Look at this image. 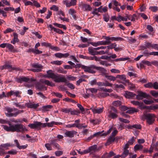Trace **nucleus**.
<instances>
[{
	"instance_id": "nucleus-14",
	"label": "nucleus",
	"mask_w": 158,
	"mask_h": 158,
	"mask_svg": "<svg viewBox=\"0 0 158 158\" xmlns=\"http://www.w3.org/2000/svg\"><path fill=\"white\" fill-rule=\"evenodd\" d=\"M116 78H118L122 80L123 82H121L123 84H125V83H129V81L128 80L126 79V76L124 75H118L116 76Z\"/></svg>"
},
{
	"instance_id": "nucleus-61",
	"label": "nucleus",
	"mask_w": 158,
	"mask_h": 158,
	"mask_svg": "<svg viewBox=\"0 0 158 158\" xmlns=\"http://www.w3.org/2000/svg\"><path fill=\"white\" fill-rule=\"evenodd\" d=\"M51 144L49 143H46L45 144V146L47 148V149L48 150H52V149L51 145Z\"/></svg>"
},
{
	"instance_id": "nucleus-36",
	"label": "nucleus",
	"mask_w": 158,
	"mask_h": 158,
	"mask_svg": "<svg viewBox=\"0 0 158 158\" xmlns=\"http://www.w3.org/2000/svg\"><path fill=\"white\" fill-rule=\"evenodd\" d=\"M53 25L59 28H63L64 30L66 29V27L65 25L56 23H53Z\"/></svg>"
},
{
	"instance_id": "nucleus-42",
	"label": "nucleus",
	"mask_w": 158,
	"mask_h": 158,
	"mask_svg": "<svg viewBox=\"0 0 158 158\" xmlns=\"http://www.w3.org/2000/svg\"><path fill=\"white\" fill-rule=\"evenodd\" d=\"M122 104V102L119 100L114 101L112 103L113 105L116 106H118L121 105Z\"/></svg>"
},
{
	"instance_id": "nucleus-8",
	"label": "nucleus",
	"mask_w": 158,
	"mask_h": 158,
	"mask_svg": "<svg viewBox=\"0 0 158 158\" xmlns=\"http://www.w3.org/2000/svg\"><path fill=\"white\" fill-rule=\"evenodd\" d=\"M32 67L35 69H31L32 71L34 72H38L42 71L43 66L42 65L39 63H33L31 64Z\"/></svg>"
},
{
	"instance_id": "nucleus-17",
	"label": "nucleus",
	"mask_w": 158,
	"mask_h": 158,
	"mask_svg": "<svg viewBox=\"0 0 158 158\" xmlns=\"http://www.w3.org/2000/svg\"><path fill=\"white\" fill-rule=\"evenodd\" d=\"M94 114H99L102 113L104 110V107L97 108L94 107L93 108H91L90 109Z\"/></svg>"
},
{
	"instance_id": "nucleus-21",
	"label": "nucleus",
	"mask_w": 158,
	"mask_h": 158,
	"mask_svg": "<svg viewBox=\"0 0 158 158\" xmlns=\"http://www.w3.org/2000/svg\"><path fill=\"white\" fill-rule=\"evenodd\" d=\"M89 53L92 55H98V51H96L94 48L89 47L88 49Z\"/></svg>"
},
{
	"instance_id": "nucleus-39",
	"label": "nucleus",
	"mask_w": 158,
	"mask_h": 158,
	"mask_svg": "<svg viewBox=\"0 0 158 158\" xmlns=\"http://www.w3.org/2000/svg\"><path fill=\"white\" fill-rule=\"evenodd\" d=\"M142 64H145L148 66H151L152 65L151 62H150L148 60H143L141 61L140 63V64L141 65Z\"/></svg>"
},
{
	"instance_id": "nucleus-9",
	"label": "nucleus",
	"mask_w": 158,
	"mask_h": 158,
	"mask_svg": "<svg viewBox=\"0 0 158 158\" xmlns=\"http://www.w3.org/2000/svg\"><path fill=\"white\" fill-rule=\"evenodd\" d=\"M0 69L3 70L4 69H8L10 71L12 70H15L16 71H19L20 70V69L18 68H16L15 66H13L12 65H10L7 64H6L4 65L1 66Z\"/></svg>"
},
{
	"instance_id": "nucleus-33",
	"label": "nucleus",
	"mask_w": 158,
	"mask_h": 158,
	"mask_svg": "<svg viewBox=\"0 0 158 158\" xmlns=\"http://www.w3.org/2000/svg\"><path fill=\"white\" fill-rule=\"evenodd\" d=\"M102 6H101L98 8V11L100 13L106 12L107 11V8L106 7H104L102 8Z\"/></svg>"
},
{
	"instance_id": "nucleus-55",
	"label": "nucleus",
	"mask_w": 158,
	"mask_h": 158,
	"mask_svg": "<svg viewBox=\"0 0 158 158\" xmlns=\"http://www.w3.org/2000/svg\"><path fill=\"white\" fill-rule=\"evenodd\" d=\"M98 55L100 54V55H102L105 54H107L109 52V51L108 50V49L106 48V49L105 51L104 50H102L100 51L99 52H98Z\"/></svg>"
},
{
	"instance_id": "nucleus-43",
	"label": "nucleus",
	"mask_w": 158,
	"mask_h": 158,
	"mask_svg": "<svg viewBox=\"0 0 158 158\" xmlns=\"http://www.w3.org/2000/svg\"><path fill=\"white\" fill-rule=\"evenodd\" d=\"M143 146L141 144H136L134 147L135 150L136 151L143 149Z\"/></svg>"
},
{
	"instance_id": "nucleus-11",
	"label": "nucleus",
	"mask_w": 158,
	"mask_h": 158,
	"mask_svg": "<svg viewBox=\"0 0 158 158\" xmlns=\"http://www.w3.org/2000/svg\"><path fill=\"white\" fill-rule=\"evenodd\" d=\"M73 68H80L81 67L82 69L84 70L85 72L89 73V70L90 69V65L88 66H86L84 65H81V64H75L74 66H73Z\"/></svg>"
},
{
	"instance_id": "nucleus-47",
	"label": "nucleus",
	"mask_w": 158,
	"mask_h": 158,
	"mask_svg": "<svg viewBox=\"0 0 158 158\" xmlns=\"http://www.w3.org/2000/svg\"><path fill=\"white\" fill-rule=\"evenodd\" d=\"M104 38L106 40L105 42L107 43V44H106L107 45L111 43V37L109 36H104Z\"/></svg>"
},
{
	"instance_id": "nucleus-27",
	"label": "nucleus",
	"mask_w": 158,
	"mask_h": 158,
	"mask_svg": "<svg viewBox=\"0 0 158 158\" xmlns=\"http://www.w3.org/2000/svg\"><path fill=\"white\" fill-rule=\"evenodd\" d=\"M128 154L130 155L131 154V153H129V150H123L122 154L121 155H120V157L121 158H125L127 157Z\"/></svg>"
},
{
	"instance_id": "nucleus-34",
	"label": "nucleus",
	"mask_w": 158,
	"mask_h": 158,
	"mask_svg": "<svg viewBox=\"0 0 158 158\" xmlns=\"http://www.w3.org/2000/svg\"><path fill=\"white\" fill-rule=\"evenodd\" d=\"M50 144L51 145L54 146L55 148L59 149V144L56 142L55 140H52L50 142Z\"/></svg>"
},
{
	"instance_id": "nucleus-26",
	"label": "nucleus",
	"mask_w": 158,
	"mask_h": 158,
	"mask_svg": "<svg viewBox=\"0 0 158 158\" xmlns=\"http://www.w3.org/2000/svg\"><path fill=\"white\" fill-rule=\"evenodd\" d=\"M138 111V110L133 107H129L128 109L126 112V113L128 114H133L135 112Z\"/></svg>"
},
{
	"instance_id": "nucleus-13",
	"label": "nucleus",
	"mask_w": 158,
	"mask_h": 158,
	"mask_svg": "<svg viewBox=\"0 0 158 158\" xmlns=\"http://www.w3.org/2000/svg\"><path fill=\"white\" fill-rule=\"evenodd\" d=\"M81 6L82 10L84 11H91L92 9V8L91 6L86 3L82 2Z\"/></svg>"
},
{
	"instance_id": "nucleus-45",
	"label": "nucleus",
	"mask_w": 158,
	"mask_h": 158,
	"mask_svg": "<svg viewBox=\"0 0 158 158\" xmlns=\"http://www.w3.org/2000/svg\"><path fill=\"white\" fill-rule=\"evenodd\" d=\"M100 58L95 56H89V60H95L96 61H99L100 60Z\"/></svg>"
},
{
	"instance_id": "nucleus-10",
	"label": "nucleus",
	"mask_w": 158,
	"mask_h": 158,
	"mask_svg": "<svg viewBox=\"0 0 158 158\" xmlns=\"http://www.w3.org/2000/svg\"><path fill=\"white\" fill-rule=\"evenodd\" d=\"M150 97V96L146 93L139 91L138 94L136 96V98L138 100H140L142 99L143 98H148Z\"/></svg>"
},
{
	"instance_id": "nucleus-7",
	"label": "nucleus",
	"mask_w": 158,
	"mask_h": 158,
	"mask_svg": "<svg viewBox=\"0 0 158 158\" xmlns=\"http://www.w3.org/2000/svg\"><path fill=\"white\" fill-rule=\"evenodd\" d=\"M15 81L18 83H21L23 82L30 83L33 81H35V80L32 78L30 79L28 77H22L19 78H16Z\"/></svg>"
},
{
	"instance_id": "nucleus-18",
	"label": "nucleus",
	"mask_w": 158,
	"mask_h": 158,
	"mask_svg": "<svg viewBox=\"0 0 158 158\" xmlns=\"http://www.w3.org/2000/svg\"><path fill=\"white\" fill-rule=\"evenodd\" d=\"M124 95L126 98H133L135 97L136 95L135 94L131 92L126 91L125 92Z\"/></svg>"
},
{
	"instance_id": "nucleus-37",
	"label": "nucleus",
	"mask_w": 158,
	"mask_h": 158,
	"mask_svg": "<svg viewBox=\"0 0 158 158\" xmlns=\"http://www.w3.org/2000/svg\"><path fill=\"white\" fill-rule=\"evenodd\" d=\"M63 63L62 61L55 60L51 61V63L52 64H55L58 65H60Z\"/></svg>"
},
{
	"instance_id": "nucleus-19",
	"label": "nucleus",
	"mask_w": 158,
	"mask_h": 158,
	"mask_svg": "<svg viewBox=\"0 0 158 158\" xmlns=\"http://www.w3.org/2000/svg\"><path fill=\"white\" fill-rule=\"evenodd\" d=\"M18 35L16 33H13V39L11 41L10 43L14 44H15L16 43L19 42V40L18 38Z\"/></svg>"
},
{
	"instance_id": "nucleus-41",
	"label": "nucleus",
	"mask_w": 158,
	"mask_h": 158,
	"mask_svg": "<svg viewBox=\"0 0 158 158\" xmlns=\"http://www.w3.org/2000/svg\"><path fill=\"white\" fill-rule=\"evenodd\" d=\"M109 95V94H107L104 92H100L98 94V96L99 98H104Z\"/></svg>"
},
{
	"instance_id": "nucleus-28",
	"label": "nucleus",
	"mask_w": 158,
	"mask_h": 158,
	"mask_svg": "<svg viewBox=\"0 0 158 158\" xmlns=\"http://www.w3.org/2000/svg\"><path fill=\"white\" fill-rule=\"evenodd\" d=\"M21 94V92L19 91H14L11 90V94H12V95H13L16 97L20 98V94Z\"/></svg>"
},
{
	"instance_id": "nucleus-25",
	"label": "nucleus",
	"mask_w": 158,
	"mask_h": 158,
	"mask_svg": "<svg viewBox=\"0 0 158 158\" xmlns=\"http://www.w3.org/2000/svg\"><path fill=\"white\" fill-rule=\"evenodd\" d=\"M131 18V20L132 21L134 22L135 19L137 20L139 16V13H137V14H134L133 15H130Z\"/></svg>"
},
{
	"instance_id": "nucleus-1",
	"label": "nucleus",
	"mask_w": 158,
	"mask_h": 158,
	"mask_svg": "<svg viewBox=\"0 0 158 158\" xmlns=\"http://www.w3.org/2000/svg\"><path fill=\"white\" fill-rule=\"evenodd\" d=\"M9 126L3 125L4 130L8 131L16 132L18 133H24L27 131L25 126L22 124H12L10 122L8 123Z\"/></svg>"
},
{
	"instance_id": "nucleus-23",
	"label": "nucleus",
	"mask_w": 158,
	"mask_h": 158,
	"mask_svg": "<svg viewBox=\"0 0 158 158\" xmlns=\"http://www.w3.org/2000/svg\"><path fill=\"white\" fill-rule=\"evenodd\" d=\"M114 141V137L110 136L107 140L106 143H105V145L107 146L112 144Z\"/></svg>"
},
{
	"instance_id": "nucleus-15",
	"label": "nucleus",
	"mask_w": 158,
	"mask_h": 158,
	"mask_svg": "<svg viewBox=\"0 0 158 158\" xmlns=\"http://www.w3.org/2000/svg\"><path fill=\"white\" fill-rule=\"evenodd\" d=\"M97 146L95 144L89 147L88 149H86L88 153H90V154L93 153L97 151Z\"/></svg>"
},
{
	"instance_id": "nucleus-29",
	"label": "nucleus",
	"mask_w": 158,
	"mask_h": 158,
	"mask_svg": "<svg viewBox=\"0 0 158 158\" xmlns=\"http://www.w3.org/2000/svg\"><path fill=\"white\" fill-rule=\"evenodd\" d=\"M6 48L11 52H15L14 46L10 44L7 43Z\"/></svg>"
},
{
	"instance_id": "nucleus-64",
	"label": "nucleus",
	"mask_w": 158,
	"mask_h": 158,
	"mask_svg": "<svg viewBox=\"0 0 158 158\" xmlns=\"http://www.w3.org/2000/svg\"><path fill=\"white\" fill-rule=\"evenodd\" d=\"M85 81V80L82 78L79 79L76 82V85L77 86H79L80 85V84L83 81Z\"/></svg>"
},
{
	"instance_id": "nucleus-6",
	"label": "nucleus",
	"mask_w": 158,
	"mask_h": 158,
	"mask_svg": "<svg viewBox=\"0 0 158 158\" xmlns=\"http://www.w3.org/2000/svg\"><path fill=\"white\" fill-rule=\"evenodd\" d=\"M143 116L146 119L147 123L149 125L152 124L154 122L155 115L153 114H144Z\"/></svg>"
},
{
	"instance_id": "nucleus-46",
	"label": "nucleus",
	"mask_w": 158,
	"mask_h": 158,
	"mask_svg": "<svg viewBox=\"0 0 158 158\" xmlns=\"http://www.w3.org/2000/svg\"><path fill=\"white\" fill-rule=\"evenodd\" d=\"M90 122L94 125L99 124V121L98 119H93L90 120Z\"/></svg>"
},
{
	"instance_id": "nucleus-60",
	"label": "nucleus",
	"mask_w": 158,
	"mask_h": 158,
	"mask_svg": "<svg viewBox=\"0 0 158 158\" xmlns=\"http://www.w3.org/2000/svg\"><path fill=\"white\" fill-rule=\"evenodd\" d=\"M50 9L53 10L55 11H58L59 10V8L56 5H53L50 7Z\"/></svg>"
},
{
	"instance_id": "nucleus-54",
	"label": "nucleus",
	"mask_w": 158,
	"mask_h": 158,
	"mask_svg": "<svg viewBox=\"0 0 158 158\" xmlns=\"http://www.w3.org/2000/svg\"><path fill=\"white\" fill-rule=\"evenodd\" d=\"M130 16V15L126 14V15L124 17H123L122 19V20L123 21H127L128 19L129 20L131 19Z\"/></svg>"
},
{
	"instance_id": "nucleus-58",
	"label": "nucleus",
	"mask_w": 158,
	"mask_h": 158,
	"mask_svg": "<svg viewBox=\"0 0 158 158\" xmlns=\"http://www.w3.org/2000/svg\"><path fill=\"white\" fill-rule=\"evenodd\" d=\"M103 16L104 20L106 22H108L109 20V16L108 14H105L103 15Z\"/></svg>"
},
{
	"instance_id": "nucleus-53",
	"label": "nucleus",
	"mask_w": 158,
	"mask_h": 158,
	"mask_svg": "<svg viewBox=\"0 0 158 158\" xmlns=\"http://www.w3.org/2000/svg\"><path fill=\"white\" fill-rule=\"evenodd\" d=\"M103 131H99V132H96V133H94L93 135V136H94V137H98L100 136L104 135V134H102V133Z\"/></svg>"
},
{
	"instance_id": "nucleus-32",
	"label": "nucleus",
	"mask_w": 158,
	"mask_h": 158,
	"mask_svg": "<svg viewBox=\"0 0 158 158\" xmlns=\"http://www.w3.org/2000/svg\"><path fill=\"white\" fill-rule=\"evenodd\" d=\"M36 88L40 90H41L44 88V85L42 84L40 82H37L35 85Z\"/></svg>"
},
{
	"instance_id": "nucleus-35",
	"label": "nucleus",
	"mask_w": 158,
	"mask_h": 158,
	"mask_svg": "<svg viewBox=\"0 0 158 158\" xmlns=\"http://www.w3.org/2000/svg\"><path fill=\"white\" fill-rule=\"evenodd\" d=\"M110 39L111 41H118L119 40H123V39L120 37H111Z\"/></svg>"
},
{
	"instance_id": "nucleus-56",
	"label": "nucleus",
	"mask_w": 158,
	"mask_h": 158,
	"mask_svg": "<svg viewBox=\"0 0 158 158\" xmlns=\"http://www.w3.org/2000/svg\"><path fill=\"white\" fill-rule=\"evenodd\" d=\"M153 84L151 82H148L147 84H145L144 86L147 88H153Z\"/></svg>"
},
{
	"instance_id": "nucleus-30",
	"label": "nucleus",
	"mask_w": 158,
	"mask_h": 158,
	"mask_svg": "<svg viewBox=\"0 0 158 158\" xmlns=\"http://www.w3.org/2000/svg\"><path fill=\"white\" fill-rule=\"evenodd\" d=\"M105 77L108 80L110 81H114L116 80V77H115L112 76L107 75L105 74Z\"/></svg>"
},
{
	"instance_id": "nucleus-50",
	"label": "nucleus",
	"mask_w": 158,
	"mask_h": 158,
	"mask_svg": "<svg viewBox=\"0 0 158 158\" xmlns=\"http://www.w3.org/2000/svg\"><path fill=\"white\" fill-rule=\"evenodd\" d=\"M143 56H144L147 57H149V52L148 50H144L143 53Z\"/></svg>"
},
{
	"instance_id": "nucleus-22",
	"label": "nucleus",
	"mask_w": 158,
	"mask_h": 158,
	"mask_svg": "<svg viewBox=\"0 0 158 158\" xmlns=\"http://www.w3.org/2000/svg\"><path fill=\"white\" fill-rule=\"evenodd\" d=\"M109 114L108 117L110 118L114 119L117 118L118 115V113L113 112L112 111H109Z\"/></svg>"
},
{
	"instance_id": "nucleus-57",
	"label": "nucleus",
	"mask_w": 158,
	"mask_h": 158,
	"mask_svg": "<svg viewBox=\"0 0 158 158\" xmlns=\"http://www.w3.org/2000/svg\"><path fill=\"white\" fill-rule=\"evenodd\" d=\"M129 59V58L128 57H126V58H119L116 59L115 60V61H125L126 60H128Z\"/></svg>"
},
{
	"instance_id": "nucleus-12",
	"label": "nucleus",
	"mask_w": 158,
	"mask_h": 158,
	"mask_svg": "<svg viewBox=\"0 0 158 158\" xmlns=\"http://www.w3.org/2000/svg\"><path fill=\"white\" fill-rule=\"evenodd\" d=\"M77 132L76 131L73 130L67 131L64 133V137H69L72 138L74 137V135H76Z\"/></svg>"
},
{
	"instance_id": "nucleus-16",
	"label": "nucleus",
	"mask_w": 158,
	"mask_h": 158,
	"mask_svg": "<svg viewBox=\"0 0 158 158\" xmlns=\"http://www.w3.org/2000/svg\"><path fill=\"white\" fill-rule=\"evenodd\" d=\"M54 55L55 57L58 58H66L69 56V54L68 53L63 54L61 53L58 52L55 54Z\"/></svg>"
},
{
	"instance_id": "nucleus-44",
	"label": "nucleus",
	"mask_w": 158,
	"mask_h": 158,
	"mask_svg": "<svg viewBox=\"0 0 158 158\" xmlns=\"http://www.w3.org/2000/svg\"><path fill=\"white\" fill-rule=\"evenodd\" d=\"M63 3L64 4H65L66 6L67 7H70V6H73L72 3H71V2L70 1V2H69L68 0H65L63 1Z\"/></svg>"
},
{
	"instance_id": "nucleus-2",
	"label": "nucleus",
	"mask_w": 158,
	"mask_h": 158,
	"mask_svg": "<svg viewBox=\"0 0 158 158\" xmlns=\"http://www.w3.org/2000/svg\"><path fill=\"white\" fill-rule=\"evenodd\" d=\"M47 75L46 77L48 78H51L54 80L56 82H65L66 83L67 80L65 77L57 73H54L53 71L49 70L47 72Z\"/></svg>"
},
{
	"instance_id": "nucleus-4",
	"label": "nucleus",
	"mask_w": 158,
	"mask_h": 158,
	"mask_svg": "<svg viewBox=\"0 0 158 158\" xmlns=\"http://www.w3.org/2000/svg\"><path fill=\"white\" fill-rule=\"evenodd\" d=\"M4 110L5 111L7 112H6L5 114L8 117H15L19 114L24 112L23 110H20L16 108H12L8 107H5Z\"/></svg>"
},
{
	"instance_id": "nucleus-24",
	"label": "nucleus",
	"mask_w": 158,
	"mask_h": 158,
	"mask_svg": "<svg viewBox=\"0 0 158 158\" xmlns=\"http://www.w3.org/2000/svg\"><path fill=\"white\" fill-rule=\"evenodd\" d=\"M41 82L42 83H44L45 85H47L48 86L52 87L54 86V84L52 81H50L49 80L43 79L41 81Z\"/></svg>"
},
{
	"instance_id": "nucleus-52",
	"label": "nucleus",
	"mask_w": 158,
	"mask_h": 158,
	"mask_svg": "<svg viewBox=\"0 0 158 158\" xmlns=\"http://www.w3.org/2000/svg\"><path fill=\"white\" fill-rule=\"evenodd\" d=\"M139 38H141V39H147L148 38V36L146 34H142L139 35Z\"/></svg>"
},
{
	"instance_id": "nucleus-3",
	"label": "nucleus",
	"mask_w": 158,
	"mask_h": 158,
	"mask_svg": "<svg viewBox=\"0 0 158 158\" xmlns=\"http://www.w3.org/2000/svg\"><path fill=\"white\" fill-rule=\"evenodd\" d=\"M54 121L50 123H42L40 122L36 121L33 123H30L28 126L31 129H36L38 130H40L41 128H44L46 126L52 127L54 125Z\"/></svg>"
},
{
	"instance_id": "nucleus-49",
	"label": "nucleus",
	"mask_w": 158,
	"mask_h": 158,
	"mask_svg": "<svg viewBox=\"0 0 158 158\" xmlns=\"http://www.w3.org/2000/svg\"><path fill=\"white\" fill-rule=\"evenodd\" d=\"M63 100L69 102H72L73 103H76V102L72 99H71L68 98H67L63 99Z\"/></svg>"
},
{
	"instance_id": "nucleus-5",
	"label": "nucleus",
	"mask_w": 158,
	"mask_h": 158,
	"mask_svg": "<svg viewBox=\"0 0 158 158\" xmlns=\"http://www.w3.org/2000/svg\"><path fill=\"white\" fill-rule=\"evenodd\" d=\"M95 69L99 70L103 75L105 76L106 70L104 68L101 67H97L94 65H90V69L89 73L94 74L96 73Z\"/></svg>"
},
{
	"instance_id": "nucleus-59",
	"label": "nucleus",
	"mask_w": 158,
	"mask_h": 158,
	"mask_svg": "<svg viewBox=\"0 0 158 158\" xmlns=\"http://www.w3.org/2000/svg\"><path fill=\"white\" fill-rule=\"evenodd\" d=\"M14 105H15L17 107H19L20 109H23L24 107L23 105H21L19 103L15 102Z\"/></svg>"
},
{
	"instance_id": "nucleus-38",
	"label": "nucleus",
	"mask_w": 158,
	"mask_h": 158,
	"mask_svg": "<svg viewBox=\"0 0 158 158\" xmlns=\"http://www.w3.org/2000/svg\"><path fill=\"white\" fill-rule=\"evenodd\" d=\"M100 64H101L104 65L106 67L110 66L111 65V64H109L106 61L101 60L100 62Z\"/></svg>"
},
{
	"instance_id": "nucleus-48",
	"label": "nucleus",
	"mask_w": 158,
	"mask_h": 158,
	"mask_svg": "<svg viewBox=\"0 0 158 158\" xmlns=\"http://www.w3.org/2000/svg\"><path fill=\"white\" fill-rule=\"evenodd\" d=\"M117 46V44H116L115 43L112 44L108 46H107V49H108V51H109L110 49H112V48H114H114L115 47H116Z\"/></svg>"
},
{
	"instance_id": "nucleus-20",
	"label": "nucleus",
	"mask_w": 158,
	"mask_h": 158,
	"mask_svg": "<svg viewBox=\"0 0 158 158\" xmlns=\"http://www.w3.org/2000/svg\"><path fill=\"white\" fill-rule=\"evenodd\" d=\"M26 106L28 108H33L35 109L39 106V103L33 104L31 103H26Z\"/></svg>"
},
{
	"instance_id": "nucleus-63",
	"label": "nucleus",
	"mask_w": 158,
	"mask_h": 158,
	"mask_svg": "<svg viewBox=\"0 0 158 158\" xmlns=\"http://www.w3.org/2000/svg\"><path fill=\"white\" fill-rule=\"evenodd\" d=\"M53 94L56 97L59 98H62L63 96V95L61 94L59 92H55L53 93Z\"/></svg>"
},
{
	"instance_id": "nucleus-62",
	"label": "nucleus",
	"mask_w": 158,
	"mask_h": 158,
	"mask_svg": "<svg viewBox=\"0 0 158 158\" xmlns=\"http://www.w3.org/2000/svg\"><path fill=\"white\" fill-rule=\"evenodd\" d=\"M143 102L146 104L147 105H150L151 104H152L154 102L153 101L151 100H148L146 99H144L143 100Z\"/></svg>"
},
{
	"instance_id": "nucleus-51",
	"label": "nucleus",
	"mask_w": 158,
	"mask_h": 158,
	"mask_svg": "<svg viewBox=\"0 0 158 158\" xmlns=\"http://www.w3.org/2000/svg\"><path fill=\"white\" fill-rule=\"evenodd\" d=\"M135 138L133 136L129 140L128 143L130 145H132L133 144L134 142L135 141Z\"/></svg>"
},
{
	"instance_id": "nucleus-40",
	"label": "nucleus",
	"mask_w": 158,
	"mask_h": 158,
	"mask_svg": "<svg viewBox=\"0 0 158 158\" xmlns=\"http://www.w3.org/2000/svg\"><path fill=\"white\" fill-rule=\"evenodd\" d=\"M13 146H14V145L13 144H10V143H5V144H1L0 145V146H1V147L2 148H6V149H7L6 148L7 147H13Z\"/></svg>"
},
{
	"instance_id": "nucleus-31",
	"label": "nucleus",
	"mask_w": 158,
	"mask_h": 158,
	"mask_svg": "<svg viewBox=\"0 0 158 158\" xmlns=\"http://www.w3.org/2000/svg\"><path fill=\"white\" fill-rule=\"evenodd\" d=\"M53 107V106L51 105H47L42 106L43 110L44 111H49V109H51Z\"/></svg>"
}]
</instances>
